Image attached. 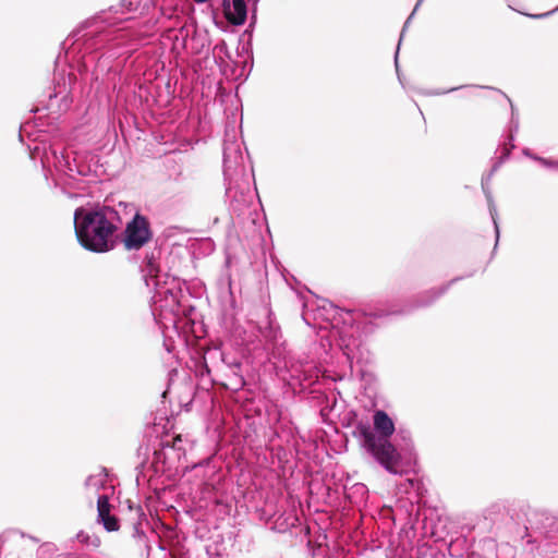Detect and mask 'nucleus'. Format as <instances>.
Masks as SVG:
<instances>
[{
    "mask_svg": "<svg viewBox=\"0 0 558 558\" xmlns=\"http://www.w3.org/2000/svg\"><path fill=\"white\" fill-rule=\"evenodd\" d=\"M151 238L149 222L146 217L136 214L126 225L123 243L128 250H140Z\"/></svg>",
    "mask_w": 558,
    "mask_h": 558,
    "instance_id": "7ed1b4c3",
    "label": "nucleus"
},
{
    "mask_svg": "<svg viewBox=\"0 0 558 558\" xmlns=\"http://www.w3.org/2000/svg\"><path fill=\"white\" fill-rule=\"evenodd\" d=\"M116 211L109 208L75 211V234L81 245L92 252L104 253L114 247L118 230L112 219Z\"/></svg>",
    "mask_w": 558,
    "mask_h": 558,
    "instance_id": "f257e3e1",
    "label": "nucleus"
},
{
    "mask_svg": "<svg viewBox=\"0 0 558 558\" xmlns=\"http://www.w3.org/2000/svg\"><path fill=\"white\" fill-rule=\"evenodd\" d=\"M374 427H375V437H386L390 438V436L395 433V424L389 415L381 410H378L374 414Z\"/></svg>",
    "mask_w": 558,
    "mask_h": 558,
    "instance_id": "39448f33",
    "label": "nucleus"
},
{
    "mask_svg": "<svg viewBox=\"0 0 558 558\" xmlns=\"http://www.w3.org/2000/svg\"><path fill=\"white\" fill-rule=\"evenodd\" d=\"M111 505L107 495H100L97 499L98 522L102 523L108 532H116L120 529L119 520L110 514Z\"/></svg>",
    "mask_w": 558,
    "mask_h": 558,
    "instance_id": "20e7f679",
    "label": "nucleus"
},
{
    "mask_svg": "<svg viewBox=\"0 0 558 558\" xmlns=\"http://www.w3.org/2000/svg\"><path fill=\"white\" fill-rule=\"evenodd\" d=\"M182 441V436L179 434L175 437H173L171 444H167V446H170L173 449L181 450L180 442Z\"/></svg>",
    "mask_w": 558,
    "mask_h": 558,
    "instance_id": "0eeeda50",
    "label": "nucleus"
},
{
    "mask_svg": "<svg viewBox=\"0 0 558 558\" xmlns=\"http://www.w3.org/2000/svg\"><path fill=\"white\" fill-rule=\"evenodd\" d=\"M362 447L369 453L386 471L392 474L399 472L401 454L396 446L386 437H375V432L368 424L360 423L356 432Z\"/></svg>",
    "mask_w": 558,
    "mask_h": 558,
    "instance_id": "f03ea898",
    "label": "nucleus"
},
{
    "mask_svg": "<svg viewBox=\"0 0 558 558\" xmlns=\"http://www.w3.org/2000/svg\"><path fill=\"white\" fill-rule=\"evenodd\" d=\"M230 0H222V9H223V13L226 11H229V7H230Z\"/></svg>",
    "mask_w": 558,
    "mask_h": 558,
    "instance_id": "6e6552de",
    "label": "nucleus"
},
{
    "mask_svg": "<svg viewBox=\"0 0 558 558\" xmlns=\"http://www.w3.org/2000/svg\"><path fill=\"white\" fill-rule=\"evenodd\" d=\"M225 17L232 25H242L246 21L247 10L245 0H232L229 11H226Z\"/></svg>",
    "mask_w": 558,
    "mask_h": 558,
    "instance_id": "423d86ee",
    "label": "nucleus"
},
{
    "mask_svg": "<svg viewBox=\"0 0 558 558\" xmlns=\"http://www.w3.org/2000/svg\"><path fill=\"white\" fill-rule=\"evenodd\" d=\"M524 536H529V527L527 526H525V534H524Z\"/></svg>",
    "mask_w": 558,
    "mask_h": 558,
    "instance_id": "1a4fd4ad",
    "label": "nucleus"
}]
</instances>
